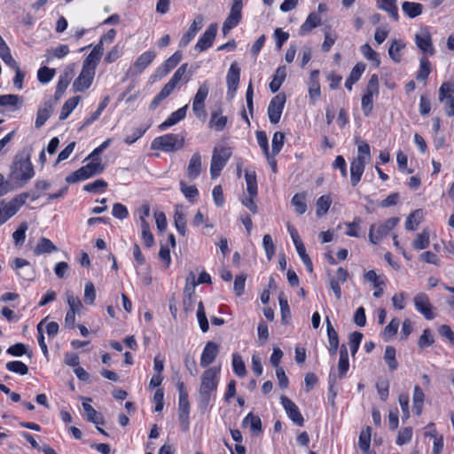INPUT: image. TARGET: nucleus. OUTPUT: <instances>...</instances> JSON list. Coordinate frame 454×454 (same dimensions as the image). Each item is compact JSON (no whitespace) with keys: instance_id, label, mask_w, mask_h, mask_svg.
I'll return each mask as SVG.
<instances>
[{"instance_id":"13","label":"nucleus","mask_w":454,"mask_h":454,"mask_svg":"<svg viewBox=\"0 0 454 454\" xmlns=\"http://www.w3.org/2000/svg\"><path fill=\"white\" fill-rule=\"evenodd\" d=\"M415 43L422 53L431 56L434 54L431 35L427 28H422L415 35Z\"/></svg>"},{"instance_id":"64","label":"nucleus","mask_w":454,"mask_h":454,"mask_svg":"<svg viewBox=\"0 0 454 454\" xmlns=\"http://www.w3.org/2000/svg\"><path fill=\"white\" fill-rule=\"evenodd\" d=\"M107 187V183L103 179H98L92 183L84 185L83 190L88 192H97L98 191H104Z\"/></svg>"},{"instance_id":"30","label":"nucleus","mask_w":454,"mask_h":454,"mask_svg":"<svg viewBox=\"0 0 454 454\" xmlns=\"http://www.w3.org/2000/svg\"><path fill=\"white\" fill-rule=\"evenodd\" d=\"M349 368L348 354L345 345L340 347V359L338 363V378L341 379L345 376Z\"/></svg>"},{"instance_id":"22","label":"nucleus","mask_w":454,"mask_h":454,"mask_svg":"<svg viewBox=\"0 0 454 454\" xmlns=\"http://www.w3.org/2000/svg\"><path fill=\"white\" fill-rule=\"evenodd\" d=\"M103 51L104 48L101 42H99L84 59L82 67L88 68L91 67V69L95 70L101 59V56L103 55Z\"/></svg>"},{"instance_id":"19","label":"nucleus","mask_w":454,"mask_h":454,"mask_svg":"<svg viewBox=\"0 0 454 454\" xmlns=\"http://www.w3.org/2000/svg\"><path fill=\"white\" fill-rule=\"evenodd\" d=\"M203 20V16L200 14L195 17L188 31L180 39L179 45L181 47H186L191 43L197 33L201 29Z\"/></svg>"},{"instance_id":"59","label":"nucleus","mask_w":454,"mask_h":454,"mask_svg":"<svg viewBox=\"0 0 454 454\" xmlns=\"http://www.w3.org/2000/svg\"><path fill=\"white\" fill-rule=\"evenodd\" d=\"M454 83L446 82H443L439 89V101L443 102L446 98L453 97Z\"/></svg>"},{"instance_id":"45","label":"nucleus","mask_w":454,"mask_h":454,"mask_svg":"<svg viewBox=\"0 0 454 454\" xmlns=\"http://www.w3.org/2000/svg\"><path fill=\"white\" fill-rule=\"evenodd\" d=\"M82 407L86 414L88 421L93 422L97 425L103 424V419L100 414L89 403H83Z\"/></svg>"},{"instance_id":"56","label":"nucleus","mask_w":454,"mask_h":454,"mask_svg":"<svg viewBox=\"0 0 454 454\" xmlns=\"http://www.w3.org/2000/svg\"><path fill=\"white\" fill-rule=\"evenodd\" d=\"M96 300V289L92 282L88 281L84 286L83 301L86 304L92 305Z\"/></svg>"},{"instance_id":"3","label":"nucleus","mask_w":454,"mask_h":454,"mask_svg":"<svg viewBox=\"0 0 454 454\" xmlns=\"http://www.w3.org/2000/svg\"><path fill=\"white\" fill-rule=\"evenodd\" d=\"M12 174L15 179L22 184L27 183L34 176L35 171L29 154L16 157L12 167Z\"/></svg>"},{"instance_id":"9","label":"nucleus","mask_w":454,"mask_h":454,"mask_svg":"<svg viewBox=\"0 0 454 454\" xmlns=\"http://www.w3.org/2000/svg\"><path fill=\"white\" fill-rule=\"evenodd\" d=\"M242 8L243 0H233L230 13L223 24L222 31L224 35L240 22L242 19Z\"/></svg>"},{"instance_id":"34","label":"nucleus","mask_w":454,"mask_h":454,"mask_svg":"<svg viewBox=\"0 0 454 454\" xmlns=\"http://www.w3.org/2000/svg\"><path fill=\"white\" fill-rule=\"evenodd\" d=\"M72 80V71H65L59 78L56 88L55 97H61Z\"/></svg>"},{"instance_id":"42","label":"nucleus","mask_w":454,"mask_h":454,"mask_svg":"<svg viewBox=\"0 0 454 454\" xmlns=\"http://www.w3.org/2000/svg\"><path fill=\"white\" fill-rule=\"evenodd\" d=\"M422 219V211L418 209L411 213L405 221V229L414 231L419 226Z\"/></svg>"},{"instance_id":"29","label":"nucleus","mask_w":454,"mask_h":454,"mask_svg":"<svg viewBox=\"0 0 454 454\" xmlns=\"http://www.w3.org/2000/svg\"><path fill=\"white\" fill-rule=\"evenodd\" d=\"M365 70V65L364 63H357L351 70L349 76L345 82V87L348 90H352V86L354 83H356L360 77L362 76L363 73Z\"/></svg>"},{"instance_id":"58","label":"nucleus","mask_w":454,"mask_h":454,"mask_svg":"<svg viewBox=\"0 0 454 454\" xmlns=\"http://www.w3.org/2000/svg\"><path fill=\"white\" fill-rule=\"evenodd\" d=\"M363 339V333L360 332H355L348 337V344L352 356H355L357 352L361 340Z\"/></svg>"},{"instance_id":"51","label":"nucleus","mask_w":454,"mask_h":454,"mask_svg":"<svg viewBox=\"0 0 454 454\" xmlns=\"http://www.w3.org/2000/svg\"><path fill=\"white\" fill-rule=\"evenodd\" d=\"M197 317H198V322H199L201 331L203 333L207 332L209 325H208L207 318L206 316V312H205L204 305H203L202 301H200L198 304Z\"/></svg>"},{"instance_id":"11","label":"nucleus","mask_w":454,"mask_h":454,"mask_svg":"<svg viewBox=\"0 0 454 454\" xmlns=\"http://www.w3.org/2000/svg\"><path fill=\"white\" fill-rule=\"evenodd\" d=\"M286 103V95L279 93L275 96L268 106V115L270 121L276 124L279 121Z\"/></svg>"},{"instance_id":"53","label":"nucleus","mask_w":454,"mask_h":454,"mask_svg":"<svg viewBox=\"0 0 454 454\" xmlns=\"http://www.w3.org/2000/svg\"><path fill=\"white\" fill-rule=\"evenodd\" d=\"M295 248L302 262L306 266L307 270L310 273L313 272V263L310 260V257L306 252L305 246L303 244H297V247Z\"/></svg>"},{"instance_id":"6","label":"nucleus","mask_w":454,"mask_h":454,"mask_svg":"<svg viewBox=\"0 0 454 454\" xmlns=\"http://www.w3.org/2000/svg\"><path fill=\"white\" fill-rule=\"evenodd\" d=\"M26 199L27 196L21 194L16 196L9 202H5L4 200L0 201V226L19 211L20 207L25 204Z\"/></svg>"},{"instance_id":"18","label":"nucleus","mask_w":454,"mask_h":454,"mask_svg":"<svg viewBox=\"0 0 454 454\" xmlns=\"http://www.w3.org/2000/svg\"><path fill=\"white\" fill-rule=\"evenodd\" d=\"M155 57L156 53L154 51L144 52L136 59L129 71L132 74L142 73L154 60Z\"/></svg>"},{"instance_id":"4","label":"nucleus","mask_w":454,"mask_h":454,"mask_svg":"<svg viewBox=\"0 0 454 454\" xmlns=\"http://www.w3.org/2000/svg\"><path fill=\"white\" fill-rule=\"evenodd\" d=\"M105 167L100 162H89L66 177L67 183L74 184L101 174Z\"/></svg>"},{"instance_id":"21","label":"nucleus","mask_w":454,"mask_h":454,"mask_svg":"<svg viewBox=\"0 0 454 454\" xmlns=\"http://www.w3.org/2000/svg\"><path fill=\"white\" fill-rule=\"evenodd\" d=\"M13 269L19 270L18 275L25 280H32L35 278V271L29 262L23 258H15Z\"/></svg>"},{"instance_id":"54","label":"nucleus","mask_w":454,"mask_h":454,"mask_svg":"<svg viewBox=\"0 0 454 454\" xmlns=\"http://www.w3.org/2000/svg\"><path fill=\"white\" fill-rule=\"evenodd\" d=\"M55 69L47 67H40L37 72L38 81L42 83L49 82L55 75Z\"/></svg>"},{"instance_id":"25","label":"nucleus","mask_w":454,"mask_h":454,"mask_svg":"<svg viewBox=\"0 0 454 454\" xmlns=\"http://www.w3.org/2000/svg\"><path fill=\"white\" fill-rule=\"evenodd\" d=\"M366 162L360 159H354L350 166V181L353 186H356L361 180L364 171Z\"/></svg>"},{"instance_id":"40","label":"nucleus","mask_w":454,"mask_h":454,"mask_svg":"<svg viewBox=\"0 0 454 454\" xmlns=\"http://www.w3.org/2000/svg\"><path fill=\"white\" fill-rule=\"evenodd\" d=\"M245 179L247 183V191L248 195L251 197H256L257 195V182H256V174L254 171L245 173Z\"/></svg>"},{"instance_id":"27","label":"nucleus","mask_w":454,"mask_h":454,"mask_svg":"<svg viewBox=\"0 0 454 454\" xmlns=\"http://www.w3.org/2000/svg\"><path fill=\"white\" fill-rule=\"evenodd\" d=\"M377 7L387 12L394 20H398L396 0H377Z\"/></svg>"},{"instance_id":"63","label":"nucleus","mask_w":454,"mask_h":454,"mask_svg":"<svg viewBox=\"0 0 454 454\" xmlns=\"http://www.w3.org/2000/svg\"><path fill=\"white\" fill-rule=\"evenodd\" d=\"M284 138H285V135H284V133H282L280 131H278L274 134L273 138H272V149H271L273 156L278 154L280 152V150L282 149L283 145H284Z\"/></svg>"},{"instance_id":"35","label":"nucleus","mask_w":454,"mask_h":454,"mask_svg":"<svg viewBox=\"0 0 454 454\" xmlns=\"http://www.w3.org/2000/svg\"><path fill=\"white\" fill-rule=\"evenodd\" d=\"M56 250V246L49 239L41 238L38 240L36 247H35L34 253L35 254H41L45 253L49 254Z\"/></svg>"},{"instance_id":"1","label":"nucleus","mask_w":454,"mask_h":454,"mask_svg":"<svg viewBox=\"0 0 454 454\" xmlns=\"http://www.w3.org/2000/svg\"><path fill=\"white\" fill-rule=\"evenodd\" d=\"M219 372L220 369L210 367L203 372L199 389L200 404L207 406L209 403L213 393L217 388V375Z\"/></svg>"},{"instance_id":"5","label":"nucleus","mask_w":454,"mask_h":454,"mask_svg":"<svg viewBox=\"0 0 454 454\" xmlns=\"http://www.w3.org/2000/svg\"><path fill=\"white\" fill-rule=\"evenodd\" d=\"M231 155V151L228 147H215L214 149L210 166V174L213 179L220 175L221 170L226 165Z\"/></svg>"},{"instance_id":"39","label":"nucleus","mask_w":454,"mask_h":454,"mask_svg":"<svg viewBox=\"0 0 454 454\" xmlns=\"http://www.w3.org/2000/svg\"><path fill=\"white\" fill-rule=\"evenodd\" d=\"M429 231L423 230L422 232L417 234L416 239L412 242V247L416 250H422L429 246Z\"/></svg>"},{"instance_id":"17","label":"nucleus","mask_w":454,"mask_h":454,"mask_svg":"<svg viewBox=\"0 0 454 454\" xmlns=\"http://www.w3.org/2000/svg\"><path fill=\"white\" fill-rule=\"evenodd\" d=\"M240 77V69L238 67L237 63H232L230 67V69L227 74L226 82L228 86L227 96L231 98H233L239 83Z\"/></svg>"},{"instance_id":"28","label":"nucleus","mask_w":454,"mask_h":454,"mask_svg":"<svg viewBox=\"0 0 454 454\" xmlns=\"http://www.w3.org/2000/svg\"><path fill=\"white\" fill-rule=\"evenodd\" d=\"M183 207L178 205L176 207L174 214V223L178 233L182 236L186 235V219L185 214L183 212Z\"/></svg>"},{"instance_id":"46","label":"nucleus","mask_w":454,"mask_h":454,"mask_svg":"<svg viewBox=\"0 0 454 454\" xmlns=\"http://www.w3.org/2000/svg\"><path fill=\"white\" fill-rule=\"evenodd\" d=\"M67 304L69 306L68 310H73L74 312H79L82 308V301L80 298L74 294V293L70 290H67L65 293Z\"/></svg>"},{"instance_id":"26","label":"nucleus","mask_w":454,"mask_h":454,"mask_svg":"<svg viewBox=\"0 0 454 454\" xmlns=\"http://www.w3.org/2000/svg\"><path fill=\"white\" fill-rule=\"evenodd\" d=\"M321 24V17L316 12H311L307 17L305 22L301 26L299 29L300 35H305L309 34L313 28L318 27Z\"/></svg>"},{"instance_id":"20","label":"nucleus","mask_w":454,"mask_h":454,"mask_svg":"<svg viewBox=\"0 0 454 454\" xmlns=\"http://www.w3.org/2000/svg\"><path fill=\"white\" fill-rule=\"evenodd\" d=\"M219 352L218 345L214 341H207L200 356V366L205 368L212 364Z\"/></svg>"},{"instance_id":"48","label":"nucleus","mask_w":454,"mask_h":454,"mask_svg":"<svg viewBox=\"0 0 454 454\" xmlns=\"http://www.w3.org/2000/svg\"><path fill=\"white\" fill-rule=\"evenodd\" d=\"M399 325V320L397 318H393L382 333L383 339L387 341L393 338L397 333Z\"/></svg>"},{"instance_id":"8","label":"nucleus","mask_w":454,"mask_h":454,"mask_svg":"<svg viewBox=\"0 0 454 454\" xmlns=\"http://www.w3.org/2000/svg\"><path fill=\"white\" fill-rule=\"evenodd\" d=\"M379 94V77L372 74L366 86L365 93L362 98V110L365 116H368L373 107V96Z\"/></svg>"},{"instance_id":"36","label":"nucleus","mask_w":454,"mask_h":454,"mask_svg":"<svg viewBox=\"0 0 454 454\" xmlns=\"http://www.w3.org/2000/svg\"><path fill=\"white\" fill-rule=\"evenodd\" d=\"M80 101V97H73L68 98L65 104L63 105L59 115V120H66L68 115L72 113V111L76 107Z\"/></svg>"},{"instance_id":"37","label":"nucleus","mask_w":454,"mask_h":454,"mask_svg":"<svg viewBox=\"0 0 454 454\" xmlns=\"http://www.w3.org/2000/svg\"><path fill=\"white\" fill-rule=\"evenodd\" d=\"M405 47V44L400 40H393L388 49L389 57L395 62L399 63L402 59L400 51Z\"/></svg>"},{"instance_id":"50","label":"nucleus","mask_w":454,"mask_h":454,"mask_svg":"<svg viewBox=\"0 0 454 454\" xmlns=\"http://www.w3.org/2000/svg\"><path fill=\"white\" fill-rule=\"evenodd\" d=\"M5 367L8 371L20 374L26 375L28 372V367L20 361H11L5 364Z\"/></svg>"},{"instance_id":"44","label":"nucleus","mask_w":454,"mask_h":454,"mask_svg":"<svg viewBox=\"0 0 454 454\" xmlns=\"http://www.w3.org/2000/svg\"><path fill=\"white\" fill-rule=\"evenodd\" d=\"M385 362L390 371H395L398 367V362L395 358V348L392 346H387L384 355Z\"/></svg>"},{"instance_id":"57","label":"nucleus","mask_w":454,"mask_h":454,"mask_svg":"<svg viewBox=\"0 0 454 454\" xmlns=\"http://www.w3.org/2000/svg\"><path fill=\"white\" fill-rule=\"evenodd\" d=\"M227 123V117L219 115L217 113L212 114L209 125L214 127L215 130L222 131Z\"/></svg>"},{"instance_id":"61","label":"nucleus","mask_w":454,"mask_h":454,"mask_svg":"<svg viewBox=\"0 0 454 454\" xmlns=\"http://www.w3.org/2000/svg\"><path fill=\"white\" fill-rule=\"evenodd\" d=\"M142 229V239L144 240L145 246L151 247L154 245V238L153 233L150 231V226L147 222H144L143 224H141Z\"/></svg>"},{"instance_id":"47","label":"nucleus","mask_w":454,"mask_h":454,"mask_svg":"<svg viewBox=\"0 0 454 454\" xmlns=\"http://www.w3.org/2000/svg\"><path fill=\"white\" fill-rule=\"evenodd\" d=\"M331 198L327 195H323L317 200V215L318 217L323 216L328 211L331 206Z\"/></svg>"},{"instance_id":"31","label":"nucleus","mask_w":454,"mask_h":454,"mask_svg":"<svg viewBox=\"0 0 454 454\" xmlns=\"http://www.w3.org/2000/svg\"><path fill=\"white\" fill-rule=\"evenodd\" d=\"M403 12L411 19L419 16L423 12V5L419 3L405 1L402 4Z\"/></svg>"},{"instance_id":"41","label":"nucleus","mask_w":454,"mask_h":454,"mask_svg":"<svg viewBox=\"0 0 454 454\" xmlns=\"http://www.w3.org/2000/svg\"><path fill=\"white\" fill-rule=\"evenodd\" d=\"M243 425L250 427L251 431L254 434H259L262 431V421L258 416H254L252 413L247 415L243 419Z\"/></svg>"},{"instance_id":"23","label":"nucleus","mask_w":454,"mask_h":454,"mask_svg":"<svg viewBox=\"0 0 454 454\" xmlns=\"http://www.w3.org/2000/svg\"><path fill=\"white\" fill-rule=\"evenodd\" d=\"M187 108H188V105H185L184 106H183V107L179 108L178 110H176V112L172 113L168 116V118L159 126V129L161 130H164V129L176 124L180 121L184 120L186 116Z\"/></svg>"},{"instance_id":"33","label":"nucleus","mask_w":454,"mask_h":454,"mask_svg":"<svg viewBox=\"0 0 454 454\" xmlns=\"http://www.w3.org/2000/svg\"><path fill=\"white\" fill-rule=\"evenodd\" d=\"M52 112V105L50 102H45L43 107L37 111L35 119V127L41 128L50 118Z\"/></svg>"},{"instance_id":"2","label":"nucleus","mask_w":454,"mask_h":454,"mask_svg":"<svg viewBox=\"0 0 454 454\" xmlns=\"http://www.w3.org/2000/svg\"><path fill=\"white\" fill-rule=\"evenodd\" d=\"M184 145V136L180 134L169 133L156 137L152 142V149L160 150L166 153L176 152Z\"/></svg>"},{"instance_id":"52","label":"nucleus","mask_w":454,"mask_h":454,"mask_svg":"<svg viewBox=\"0 0 454 454\" xmlns=\"http://www.w3.org/2000/svg\"><path fill=\"white\" fill-rule=\"evenodd\" d=\"M27 228V223L26 222H22L19 228L13 232L12 238L16 246H20L24 243Z\"/></svg>"},{"instance_id":"55","label":"nucleus","mask_w":454,"mask_h":454,"mask_svg":"<svg viewBox=\"0 0 454 454\" xmlns=\"http://www.w3.org/2000/svg\"><path fill=\"white\" fill-rule=\"evenodd\" d=\"M232 367H233L234 372L239 377H244L246 375L247 371H246L245 364H244L241 356L238 354H234L232 356Z\"/></svg>"},{"instance_id":"10","label":"nucleus","mask_w":454,"mask_h":454,"mask_svg":"<svg viewBox=\"0 0 454 454\" xmlns=\"http://www.w3.org/2000/svg\"><path fill=\"white\" fill-rule=\"evenodd\" d=\"M209 87L207 82L202 83L193 98L192 101V111L199 119L205 120L207 116L205 109V100L208 96Z\"/></svg>"},{"instance_id":"62","label":"nucleus","mask_w":454,"mask_h":454,"mask_svg":"<svg viewBox=\"0 0 454 454\" xmlns=\"http://www.w3.org/2000/svg\"><path fill=\"white\" fill-rule=\"evenodd\" d=\"M68 53H69V47L66 44H61V45H59L58 47H56L52 51V55H51V51L48 50L46 51V57H47V60L49 61L53 57L58 58V59H62L65 56H67Z\"/></svg>"},{"instance_id":"24","label":"nucleus","mask_w":454,"mask_h":454,"mask_svg":"<svg viewBox=\"0 0 454 454\" xmlns=\"http://www.w3.org/2000/svg\"><path fill=\"white\" fill-rule=\"evenodd\" d=\"M201 172V156L200 153H194L187 167V176L190 179L197 178Z\"/></svg>"},{"instance_id":"7","label":"nucleus","mask_w":454,"mask_h":454,"mask_svg":"<svg viewBox=\"0 0 454 454\" xmlns=\"http://www.w3.org/2000/svg\"><path fill=\"white\" fill-rule=\"evenodd\" d=\"M399 219L397 217L388 218L387 221L380 224H372L369 231V239L372 244L379 243L384 237H386L391 230H393Z\"/></svg>"},{"instance_id":"38","label":"nucleus","mask_w":454,"mask_h":454,"mask_svg":"<svg viewBox=\"0 0 454 454\" xmlns=\"http://www.w3.org/2000/svg\"><path fill=\"white\" fill-rule=\"evenodd\" d=\"M292 205L295 207V212L298 215H303L307 210L306 194L303 192L296 193L292 200Z\"/></svg>"},{"instance_id":"60","label":"nucleus","mask_w":454,"mask_h":454,"mask_svg":"<svg viewBox=\"0 0 454 454\" xmlns=\"http://www.w3.org/2000/svg\"><path fill=\"white\" fill-rule=\"evenodd\" d=\"M262 247L264 248L268 260L270 261L275 254V245L270 234H265L263 236Z\"/></svg>"},{"instance_id":"32","label":"nucleus","mask_w":454,"mask_h":454,"mask_svg":"<svg viewBox=\"0 0 454 454\" xmlns=\"http://www.w3.org/2000/svg\"><path fill=\"white\" fill-rule=\"evenodd\" d=\"M286 76V70L285 66L278 67L275 72V74L270 82V90L275 93L277 92Z\"/></svg>"},{"instance_id":"14","label":"nucleus","mask_w":454,"mask_h":454,"mask_svg":"<svg viewBox=\"0 0 454 454\" xmlns=\"http://www.w3.org/2000/svg\"><path fill=\"white\" fill-rule=\"evenodd\" d=\"M217 30L218 25L216 23L210 24L195 44L194 49L199 52H201L210 48L216 36Z\"/></svg>"},{"instance_id":"16","label":"nucleus","mask_w":454,"mask_h":454,"mask_svg":"<svg viewBox=\"0 0 454 454\" xmlns=\"http://www.w3.org/2000/svg\"><path fill=\"white\" fill-rule=\"evenodd\" d=\"M94 74L95 70L91 69V67L88 68L82 67L79 76L75 79V81L73 83V88L74 91L86 90L91 85Z\"/></svg>"},{"instance_id":"49","label":"nucleus","mask_w":454,"mask_h":454,"mask_svg":"<svg viewBox=\"0 0 454 454\" xmlns=\"http://www.w3.org/2000/svg\"><path fill=\"white\" fill-rule=\"evenodd\" d=\"M430 72H431L430 62L427 58L424 57L420 59L419 70L416 76L417 80L426 81L428 78Z\"/></svg>"},{"instance_id":"15","label":"nucleus","mask_w":454,"mask_h":454,"mask_svg":"<svg viewBox=\"0 0 454 454\" xmlns=\"http://www.w3.org/2000/svg\"><path fill=\"white\" fill-rule=\"evenodd\" d=\"M280 400L289 419L296 425L300 427L303 426L304 419L301 414L298 406L286 395H281Z\"/></svg>"},{"instance_id":"12","label":"nucleus","mask_w":454,"mask_h":454,"mask_svg":"<svg viewBox=\"0 0 454 454\" xmlns=\"http://www.w3.org/2000/svg\"><path fill=\"white\" fill-rule=\"evenodd\" d=\"M413 301L415 309L421 313L426 319L431 320L434 317L433 307L427 294L425 293H419L414 296Z\"/></svg>"},{"instance_id":"43","label":"nucleus","mask_w":454,"mask_h":454,"mask_svg":"<svg viewBox=\"0 0 454 454\" xmlns=\"http://www.w3.org/2000/svg\"><path fill=\"white\" fill-rule=\"evenodd\" d=\"M372 428L367 427L360 433L358 445L359 448L365 453H368L371 444Z\"/></svg>"}]
</instances>
